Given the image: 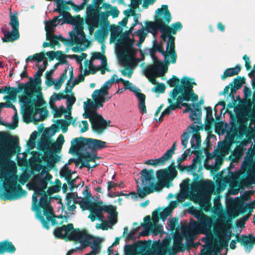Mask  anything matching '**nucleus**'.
Here are the masks:
<instances>
[{
	"label": "nucleus",
	"instance_id": "1",
	"mask_svg": "<svg viewBox=\"0 0 255 255\" xmlns=\"http://www.w3.org/2000/svg\"><path fill=\"white\" fill-rule=\"evenodd\" d=\"M171 15L167 5H162L161 8L156 11L155 21H149L146 23V29L148 32L155 34L159 29L161 32V38L164 42L167 41L165 51L160 44H156L154 45L153 50L151 52L153 64L147 66L143 71L146 77L154 85L157 84L155 78L163 76L167 70V68L156 58L155 52H159L162 54L166 64L175 63L176 61L174 37L171 35V27L167 26L165 23V22L169 23Z\"/></svg>",
	"mask_w": 255,
	"mask_h": 255
},
{
	"label": "nucleus",
	"instance_id": "2",
	"mask_svg": "<svg viewBox=\"0 0 255 255\" xmlns=\"http://www.w3.org/2000/svg\"><path fill=\"white\" fill-rule=\"evenodd\" d=\"M16 147V143L0 137V179L7 198L10 200L19 198L25 194L17 184L16 164L10 160Z\"/></svg>",
	"mask_w": 255,
	"mask_h": 255
},
{
	"label": "nucleus",
	"instance_id": "3",
	"mask_svg": "<svg viewBox=\"0 0 255 255\" xmlns=\"http://www.w3.org/2000/svg\"><path fill=\"white\" fill-rule=\"evenodd\" d=\"M133 27L129 30L120 35L122 29L117 26L112 29L110 42L115 44V51L121 65L130 69L143 60V55L141 51L138 52L134 48V36L131 34Z\"/></svg>",
	"mask_w": 255,
	"mask_h": 255
},
{
	"label": "nucleus",
	"instance_id": "4",
	"mask_svg": "<svg viewBox=\"0 0 255 255\" xmlns=\"http://www.w3.org/2000/svg\"><path fill=\"white\" fill-rule=\"evenodd\" d=\"M52 176L45 169L42 170L40 173L35 175L27 184V186L34 193L32 196V210L36 212L38 217V212H40L37 205V198H40L39 206L44 210V215L46 217L48 222H51L55 224V218L52 208L50 204L48 196L45 194L44 190L47 186L48 182L51 180Z\"/></svg>",
	"mask_w": 255,
	"mask_h": 255
},
{
	"label": "nucleus",
	"instance_id": "5",
	"mask_svg": "<svg viewBox=\"0 0 255 255\" xmlns=\"http://www.w3.org/2000/svg\"><path fill=\"white\" fill-rule=\"evenodd\" d=\"M188 180H184L180 185V192L177 196L178 202H182L189 197L194 202L198 203L208 211L210 207V198L214 190V185L210 180H200L193 182L189 191Z\"/></svg>",
	"mask_w": 255,
	"mask_h": 255
},
{
	"label": "nucleus",
	"instance_id": "6",
	"mask_svg": "<svg viewBox=\"0 0 255 255\" xmlns=\"http://www.w3.org/2000/svg\"><path fill=\"white\" fill-rule=\"evenodd\" d=\"M81 207L83 210H89L90 213L88 218L92 222H94L97 219L102 223L97 224L96 228L103 230H108L117 222V212L116 208L112 205H93L88 201H81L80 202Z\"/></svg>",
	"mask_w": 255,
	"mask_h": 255
},
{
	"label": "nucleus",
	"instance_id": "7",
	"mask_svg": "<svg viewBox=\"0 0 255 255\" xmlns=\"http://www.w3.org/2000/svg\"><path fill=\"white\" fill-rule=\"evenodd\" d=\"M71 143L69 152L80 153L81 154L82 159L85 158L87 161H94L97 158L96 151L107 146L106 142L90 138H74Z\"/></svg>",
	"mask_w": 255,
	"mask_h": 255
},
{
	"label": "nucleus",
	"instance_id": "8",
	"mask_svg": "<svg viewBox=\"0 0 255 255\" xmlns=\"http://www.w3.org/2000/svg\"><path fill=\"white\" fill-rule=\"evenodd\" d=\"M69 239L80 243L82 249L90 246L92 249L90 253L91 255H98L101 252L102 240L88 234L85 231L73 230L69 236Z\"/></svg>",
	"mask_w": 255,
	"mask_h": 255
},
{
	"label": "nucleus",
	"instance_id": "9",
	"mask_svg": "<svg viewBox=\"0 0 255 255\" xmlns=\"http://www.w3.org/2000/svg\"><path fill=\"white\" fill-rule=\"evenodd\" d=\"M68 23L73 26V30L69 32L70 40L77 44L73 49L74 51H82L89 46V42L83 31V19L79 16L71 17Z\"/></svg>",
	"mask_w": 255,
	"mask_h": 255
},
{
	"label": "nucleus",
	"instance_id": "10",
	"mask_svg": "<svg viewBox=\"0 0 255 255\" xmlns=\"http://www.w3.org/2000/svg\"><path fill=\"white\" fill-rule=\"evenodd\" d=\"M140 178L137 180V194L131 192L130 195L133 199H136L137 197L143 198L154 191L155 185L151 183L153 172L149 171L145 169L140 172Z\"/></svg>",
	"mask_w": 255,
	"mask_h": 255
},
{
	"label": "nucleus",
	"instance_id": "11",
	"mask_svg": "<svg viewBox=\"0 0 255 255\" xmlns=\"http://www.w3.org/2000/svg\"><path fill=\"white\" fill-rule=\"evenodd\" d=\"M181 83L182 86L175 88L170 94V97L175 100L179 93H182L180 96H182L185 91H187V92L189 93L190 100L197 101L198 96L193 93L192 90L193 85H196L194 80L188 77H184L182 79Z\"/></svg>",
	"mask_w": 255,
	"mask_h": 255
},
{
	"label": "nucleus",
	"instance_id": "12",
	"mask_svg": "<svg viewBox=\"0 0 255 255\" xmlns=\"http://www.w3.org/2000/svg\"><path fill=\"white\" fill-rule=\"evenodd\" d=\"M188 94L189 93L187 92V91H185L182 96H178L177 97L176 103L174 104H172V100L171 99H168V102L170 105L161 113L158 119V122H161L163 120V117L169 115L172 111L177 108H180L181 106L186 107L184 112H187L191 110L192 108H191V105H188L187 103H183V101H190Z\"/></svg>",
	"mask_w": 255,
	"mask_h": 255
},
{
	"label": "nucleus",
	"instance_id": "13",
	"mask_svg": "<svg viewBox=\"0 0 255 255\" xmlns=\"http://www.w3.org/2000/svg\"><path fill=\"white\" fill-rule=\"evenodd\" d=\"M89 70L85 69L84 71V75H88L90 71L92 73L100 70L101 69L105 68L107 65V60L105 56L102 55L100 52L94 53L89 63H87Z\"/></svg>",
	"mask_w": 255,
	"mask_h": 255
},
{
	"label": "nucleus",
	"instance_id": "14",
	"mask_svg": "<svg viewBox=\"0 0 255 255\" xmlns=\"http://www.w3.org/2000/svg\"><path fill=\"white\" fill-rule=\"evenodd\" d=\"M246 154V157L253 158L255 155V145L251 143L248 140H244L240 142L235 148L233 154L237 158L242 157L244 154Z\"/></svg>",
	"mask_w": 255,
	"mask_h": 255
},
{
	"label": "nucleus",
	"instance_id": "15",
	"mask_svg": "<svg viewBox=\"0 0 255 255\" xmlns=\"http://www.w3.org/2000/svg\"><path fill=\"white\" fill-rule=\"evenodd\" d=\"M10 24L12 29L11 31H9L6 26L2 27V30L4 35L2 39L3 42L13 41L19 37L18 31L19 23L17 18L15 16L12 15H10Z\"/></svg>",
	"mask_w": 255,
	"mask_h": 255
},
{
	"label": "nucleus",
	"instance_id": "16",
	"mask_svg": "<svg viewBox=\"0 0 255 255\" xmlns=\"http://www.w3.org/2000/svg\"><path fill=\"white\" fill-rule=\"evenodd\" d=\"M177 171L174 168L170 170H161L157 172V176L159 182L155 185L154 190L157 191H160L165 186L167 181L173 179L176 176Z\"/></svg>",
	"mask_w": 255,
	"mask_h": 255
},
{
	"label": "nucleus",
	"instance_id": "17",
	"mask_svg": "<svg viewBox=\"0 0 255 255\" xmlns=\"http://www.w3.org/2000/svg\"><path fill=\"white\" fill-rule=\"evenodd\" d=\"M126 255H151L152 252L145 243L139 242L134 246H128L125 249Z\"/></svg>",
	"mask_w": 255,
	"mask_h": 255
},
{
	"label": "nucleus",
	"instance_id": "18",
	"mask_svg": "<svg viewBox=\"0 0 255 255\" xmlns=\"http://www.w3.org/2000/svg\"><path fill=\"white\" fill-rule=\"evenodd\" d=\"M87 16L86 19L87 24L89 26V31L92 34L94 29L99 25V13L97 9L93 8V6L89 5L87 7Z\"/></svg>",
	"mask_w": 255,
	"mask_h": 255
},
{
	"label": "nucleus",
	"instance_id": "19",
	"mask_svg": "<svg viewBox=\"0 0 255 255\" xmlns=\"http://www.w3.org/2000/svg\"><path fill=\"white\" fill-rule=\"evenodd\" d=\"M35 61L37 62L38 70L35 74L36 77H40L45 70L47 65V58L43 53H39L33 56H29L25 60L26 63L29 61Z\"/></svg>",
	"mask_w": 255,
	"mask_h": 255
},
{
	"label": "nucleus",
	"instance_id": "20",
	"mask_svg": "<svg viewBox=\"0 0 255 255\" xmlns=\"http://www.w3.org/2000/svg\"><path fill=\"white\" fill-rule=\"evenodd\" d=\"M202 129V127L197 125H192L187 129L188 133L192 134L190 143L192 148L198 149L201 146V139L199 131Z\"/></svg>",
	"mask_w": 255,
	"mask_h": 255
},
{
	"label": "nucleus",
	"instance_id": "21",
	"mask_svg": "<svg viewBox=\"0 0 255 255\" xmlns=\"http://www.w3.org/2000/svg\"><path fill=\"white\" fill-rule=\"evenodd\" d=\"M58 17H55L52 20L46 22L45 24V30L46 31V39L50 41L52 45H56L58 43L56 38L53 33L54 31V27L61 22L62 18L58 20Z\"/></svg>",
	"mask_w": 255,
	"mask_h": 255
},
{
	"label": "nucleus",
	"instance_id": "22",
	"mask_svg": "<svg viewBox=\"0 0 255 255\" xmlns=\"http://www.w3.org/2000/svg\"><path fill=\"white\" fill-rule=\"evenodd\" d=\"M67 70H69V73L71 75L72 77L73 72L72 69V68H70L69 67H68L67 69H65L64 72L57 79H53L51 74H47L46 75L47 85L49 86L53 85L55 89L59 90L67 77L66 73Z\"/></svg>",
	"mask_w": 255,
	"mask_h": 255
},
{
	"label": "nucleus",
	"instance_id": "23",
	"mask_svg": "<svg viewBox=\"0 0 255 255\" xmlns=\"http://www.w3.org/2000/svg\"><path fill=\"white\" fill-rule=\"evenodd\" d=\"M222 161V158L217 156L215 153L214 155L208 154L207 155L204 165L207 169L211 170L212 171H216L219 169V166Z\"/></svg>",
	"mask_w": 255,
	"mask_h": 255
},
{
	"label": "nucleus",
	"instance_id": "24",
	"mask_svg": "<svg viewBox=\"0 0 255 255\" xmlns=\"http://www.w3.org/2000/svg\"><path fill=\"white\" fill-rule=\"evenodd\" d=\"M65 96L62 94H54L50 98L49 105L51 108L54 112V117H60L66 111L64 107H57L55 105L57 101H60L62 99H64Z\"/></svg>",
	"mask_w": 255,
	"mask_h": 255
},
{
	"label": "nucleus",
	"instance_id": "25",
	"mask_svg": "<svg viewBox=\"0 0 255 255\" xmlns=\"http://www.w3.org/2000/svg\"><path fill=\"white\" fill-rule=\"evenodd\" d=\"M89 118L91 121L92 128L95 131L100 133L106 128V122L100 115H95Z\"/></svg>",
	"mask_w": 255,
	"mask_h": 255
},
{
	"label": "nucleus",
	"instance_id": "26",
	"mask_svg": "<svg viewBox=\"0 0 255 255\" xmlns=\"http://www.w3.org/2000/svg\"><path fill=\"white\" fill-rule=\"evenodd\" d=\"M101 107L95 101H92L90 99L88 100L84 103V109L86 117L89 118L95 115H98L96 111L98 108Z\"/></svg>",
	"mask_w": 255,
	"mask_h": 255
},
{
	"label": "nucleus",
	"instance_id": "27",
	"mask_svg": "<svg viewBox=\"0 0 255 255\" xmlns=\"http://www.w3.org/2000/svg\"><path fill=\"white\" fill-rule=\"evenodd\" d=\"M92 97L93 100L100 105V107H102L103 106V104L106 101L112 98V96H109L108 94L100 89L94 91Z\"/></svg>",
	"mask_w": 255,
	"mask_h": 255
},
{
	"label": "nucleus",
	"instance_id": "28",
	"mask_svg": "<svg viewBox=\"0 0 255 255\" xmlns=\"http://www.w3.org/2000/svg\"><path fill=\"white\" fill-rule=\"evenodd\" d=\"M241 202L239 198H236L228 204V214L229 216L236 217L239 215V208L241 207Z\"/></svg>",
	"mask_w": 255,
	"mask_h": 255
},
{
	"label": "nucleus",
	"instance_id": "29",
	"mask_svg": "<svg viewBox=\"0 0 255 255\" xmlns=\"http://www.w3.org/2000/svg\"><path fill=\"white\" fill-rule=\"evenodd\" d=\"M73 228V226L72 224H69L67 226H63L60 228L56 229L54 231V235L56 237L64 239L67 237L69 240V236L73 231L71 230Z\"/></svg>",
	"mask_w": 255,
	"mask_h": 255
},
{
	"label": "nucleus",
	"instance_id": "30",
	"mask_svg": "<svg viewBox=\"0 0 255 255\" xmlns=\"http://www.w3.org/2000/svg\"><path fill=\"white\" fill-rule=\"evenodd\" d=\"M237 241L242 242L244 244L245 250L247 252H249L253 248L252 243L255 242V237L252 235L249 236H238L237 237Z\"/></svg>",
	"mask_w": 255,
	"mask_h": 255
},
{
	"label": "nucleus",
	"instance_id": "31",
	"mask_svg": "<svg viewBox=\"0 0 255 255\" xmlns=\"http://www.w3.org/2000/svg\"><path fill=\"white\" fill-rule=\"evenodd\" d=\"M231 144L227 141L218 142V148L215 151V154L221 158L228 154Z\"/></svg>",
	"mask_w": 255,
	"mask_h": 255
},
{
	"label": "nucleus",
	"instance_id": "32",
	"mask_svg": "<svg viewBox=\"0 0 255 255\" xmlns=\"http://www.w3.org/2000/svg\"><path fill=\"white\" fill-rule=\"evenodd\" d=\"M69 164H65L64 167L61 169L60 174L61 176L63 177L67 180V183L72 187H74V182L76 179H74L71 181L72 172L69 168Z\"/></svg>",
	"mask_w": 255,
	"mask_h": 255
},
{
	"label": "nucleus",
	"instance_id": "33",
	"mask_svg": "<svg viewBox=\"0 0 255 255\" xmlns=\"http://www.w3.org/2000/svg\"><path fill=\"white\" fill-rule=\"evenodd\" d=\"M105 8L109 9L107 12H102L100 13L101 17L104 19V20H107L108 17L111 15L113 17H117L119 14V10L116 7H111L110 5L104 4V5Z\"/></svg>",
	"mask_w": 255,
	"mask_h": 255
},
{
	"label": "nucleus",
	"instance_id": "34",
	"mask_svg": "<svg viewBox=\"0 0 255 255\" xmlns=\"http://www.w3.org/2000/svg\"><path fill=\"white\" fill-rule=\"evenodd\" d=\"M64 99H67V108L65 109L66 111L64 113L66 114L65 115V118L67 120H70L71 118V117L70 116L71 110L73 105L76 101V98L73 96H70L69 95H66L65 96Z\"/></svg>",
	"mask_w": 255,
	"mask_h": 255
},
{
	"label": "nucleus",
	"instance_id": "35",
	"mask_svg": "<svg viewBox=\"0 0 255 255\" xmlns=\"http://www.w3.org/2000/svg\"><path fill=\"white\" fill-rule=\"evenodd\" d=\"M48 111L46 107L36 109L33 115V119L35 122L43 120L47 116Z\"/></svg>",
	"mask_w": 255,
	"mask_h": 255
},
{
	"label": "nucleus",
	"instance_id": "36",
	"mask_svg": "<svg viewBox=\"0 0 255 255\" xmlns=\"http://www.w3.org/2000/svg\"><path fill=\"white\" fill-rule=\"evenodd\" d=\"M64 141V136L62 134H60L56 141L54 143L50 144L49 149L53 152H57L61 150Z\"/></svg>",
	"mask_w": 255,
	"mask_h": 255
},
{
	"label": "nucleus",
	"instance_id": "37",
	"mask_svg": "<svg viewBox=\"0 0 255 255\" xmlns=\"http://www.w3.org/2000/svg\"><path fill=\"white\" fill-rule=\"evenodd\" d=\"M51 142L49 138L44 133L42 134L40 139L38 141L37 146L39 149L45 150L50 148Z\"/></svg>",
	"mask_w": 255,
	"mask_h": 255
},
{
	"label": "nucleus",
	"instance_id": "38",
	"mask_svg": "<svg viewBox=\"0 0 255 255\" xmlns=\"http://www.w3.org/2000/svg\"><path fill=\"white\" fill-rule=\"evenodd\" d=\"M23 113V119L25 122L30 123L32 121L33 116L32 114L33 112V106H30L21 109Z\"/></svg>",
	"mask_w": 255,
	"mask_h": 255
},
{
	"label": "nucleus",
	"instance_id": "39",
	"mask_svg": "<svg viewBox=\"0 0 255 255\" xmlns=\"http://www.w3.org/2000/svg\"><path fill=\"white\" fill-rule=\"evenodd\" d=\"M150 217L149 216H146L144 218L145 224L143 225L144 230L140 233V235L143 236H147L150 232V230L153 229V226L150 222Z\"/></svg>",
	"mask_w": 255,
	"mask_h": 255
},
{
	"label": "nucleus",
	"instance_id": "40",
	"mask_svg": "<svg viewBox=\"0 0 255 255\" xmlns=\"http://www.w3.org/2000/svg\"><path fill=\"white\" fill-rule=\"evenodd\" d=\"M115 82L118 83V78L116 75H114L110 79L105 83L100 90L109 95V90Z\"/></svg>",
	"mask_w": 255,
	"mask_h": 255
},
{
	"label": "nucleus",
	"instance_id": "41",
	"mask_svg": "<svg viewBox=\"0 0 255 255\" xmlns=\"http://www.w3.org/2000/svg\"><path fill=\"white\" fill-rule=\"evenodd\" d=\"M136 96L138 99L139 101V109L140 110V112L141 114L145 113L146 111V107L145 105V96L144 94H141L139 92L136 93Z\"/></svg>",
	"mask_w": 255,
	"mask_h": 255
},
{
	"label": "nucleus",
	"instance_id": "42",
	"mask_svg": "<svg viewBox=\"0 0 255 255\" xmlns=\"http://www.w3.org/2000/svg\"><path fill=\"white\" fill-rule=\"evenodd\" d=\"M75 195L73 193H68L67 195V205L68 206V210L73 211L76 208L75 203H76Z\"/></svg>",
	"mask_w": 255,
	"mask_h": 255
},
{
	"label": "nucleus",
	"instance_id": "43",
	"mask_svg": "<svg viewBox=\"0 0 255 255\" xmlns=\"http://www.w3.org/2000/svg\"><path fill=\"white\" fill-rule=\"evenodd\" d=\"M31 98L27 96H22L19 98V103L21 109L30 106H33V103L31 101Z\"/></svg>",
	"mask_w": 255,
	"mask_h": 255
},
{
	"label": "nucleus",
	"instance_id": "44",
	"mask_svg": "<svg viewBox=\"0 0 255 255\" xmlns=\"http://www.w3.org/2000/svg\"><path fill=\"white\" fill-rule=\"evenodd\" d=\"M182 241L183 239L180 235H176L175 236L173 245V249L175 251L177 252L179 251H182Z\"/></svg>",
	"mask_w": 255,
	"mask_h": 255
},
{
	"label": "nucleus",
	"instance_id": "45",
	"mask_svg": "<svg viewBox=\"0 0 255 255\" xmlns=\"http://www.w3.org/2000/svg\"><path fill=\"white\" fill-rule=\"evenodd\" d=\"M15 248L14 246L9 242H3L0 243V253L5 252H14Z\"/></svg>",
	"mask_w": 255,
	"mask_h": 255
},
{
	"label": "nucleus",
	"instance_id": "46",
	"mask_svg": "<svg viewBox=\"0 0 255 255\" xmlns=\"http://www.w3.org/2000/svg\"><path fill=\"white\" fill-rule=\"evenodd\" d=\"M37 132L36 131H33L30 136V138L27 142V150L29 151L33 149L36 145L35 140L37 138Z\"/></svg>",
	"mask_w": 255,
	"mask_h": 255
},
{
	"label": "nucleus",
	"instance_id": "47",
	"mask_svg": "<svg viewBox=\"0 0 255 255\" xmlns=\"http://www.w3.org/2000/svg\"><path fill=\"white\" fill-rule=\"evenodd\" d=\"M166 161V159L164 158V157H163V156L162 155L160 158L157 159L147 160L145 161V164L148 165L156 166L157 165H163Z\"/></svg>",
	"mask_w": 255,
	"mask_h": 255
},
{
	"label": "nucleus",
	"instance_id": "48",
	"mask_svg": "<svg viewBox=\"0 0 255 255\" xmlns=\"http://www.w3.org/2000/svg\"><path fill=\"white\" fill-rule=\"evenodd\" d=\"M10 90H8V93H6L8 95L4 96L3 100H6L9 99L12 101L15 100L18 90L16 88L11 87H10Z\"/></svg>",
	"mask_w": 255,
	"mask_h": 255
},
{
	"label": "nucleus",
	"instance_id": "49",
	"mask_svg": "<svg viewBox=\"0 0 255 255\" xmlns=\"http://www.w3.org/2000/svg\"><path fill=\"white\" fill-rule=\"evenodd\" d=\"M241 68L239 66H237L235 68H229L227 69L224 72V75L225 77L233 76L238 74L240 71Z\"/></svg>",
	"mask_w": 255,
	"mask_h": 255
},
{
	"label": "nucleus",
	"instance_id": "50",
	"mask_svg": "<svg viewBox=\"0 0 255 255\" xmlns=\"http://www.w3.org/2000/svg\"><path fill=\"white\" fill-rule=\"evenodd\" d=\"M120 82H121L123 83L126 89H129L131 91H133L135 95L136 93L139 92L138 90L136 89V88L133 86L131 83L129 82L128 81H125L122 78H118V83Z\"/></svg>",
	"mask_w": 255,
	"mask_h": 255
},
{
	"label": "nucleus",
	"instance_id": "51",
	"mask_svg": "<svg viewBox=\"0 0 255 255\" xmlns=\"http://www.w3.org/2000/svg\"><path fill=\"white\" fill-rule=\"evenodd\" d=\"M176 142H175L171 148L166 151V152L163 155V157H164V158L166 159V161L170 159L172 155L173 154L174 150L176 148Z\"/></svg>",
	"mask_w": 255,
	"mask_h": 255
},
{
	"label": "nucleus",
	"instance_id": "52",
	"mask_svg": "<svg viewBox=\"0 0 255 255\" xmlns=\"http://www.w3.org/2000/svg\"><path fill=\"white\" fill-rule=\"evenodd\" d=\"M84 80V76H83L82 74H81V75H79L78 77L76 79L74 80V81H73V83L71 85V82L69 81L67 84L70 87V89L69 90V91L71 90V89L75 85L78 84L80 82L83 81ZM66 90L67 92L69 91L68 87V86L66 87Z\"/></svg>",
	"mask_w": 255,
	"mask_h": 255
},
{
	"label": "nucleus",
	"instance_id": "53",
	"mask_svg": "<svg viewBox=\"0 0 255 255\" xmlns=\"http://www.w3.org/2000/svg\"><path fill=\"white\" fill-rule=\"evenodd\" d=\"M18 118L17 116V110H15L14 114L12 118L11 123L9 124V127L11 129H14L18 126Z\"/></svg>",
	"mask_w": 255,
	"mask_h": 255
},
{
	"label": "nucleus",
	"instance_id": "54",
	"mask_svg": "<svg viewBox=\"0 0 255 255\" xmlns=\"http://www.w3.org/2000/svg\"><path fill=\"white\" fill-rule=\"evenodd\" d=\"M206 121L208 124H212L214 121L212 116V110L210 107L206 108Z\"/></svg>",
	"mask_w": 255,
	"mask_h": 255
},
{
	"label": "nucleus",
	"instance_id": "55",
	"mask_svg": "<svg viewBox=\"0 0 255 255\" xmlns=\"http://www.w3.org/2000/svg\"><path fill=\"white\" fill-rule=\"evenodd\" d=\"M30 177L29 171H26L24 172L19 177V181L21 184H24L29 179Z\"/></svg>",
	"mask_w": 255,
	"mask_h": 255
},
{
	"label": "nucleus",
	"instance_id": "56",
	"mask_svg": "<svg viewBox=\"0 0 255 255\" xmlns=\"http://www.w3.org/2000/svg\"><path fill=\"white\" fill-rule=\"evenodd\" d=\"M153 227L150 231L152 232L154 235H158L160 234L163 231V227L162 226L158 224V223L153 224Z\"/></svg>",
	"mask_w": 255,
	"mask_h": 255
},
{
	"label": "nucleus",
	"instance_id": "57",
	"mask_svg": "<svg viewBox=\"0 0 255 255\" xmlns=\"http://www.w3.org/2000/svg\"><path fill=\"white\" fill-rule=\"evenodd\" d=\"M190 133H188V131L185 132L183 133L181 136V144L184 146V148H185L187 147V145L188 144V139L189 137Z\"/></svg>",
	"mask_w": 255,
	"mask_h": 255
},
{
	"label": "nucleus",
	"instance_id": "58",
	"mask_svg": "<svg viewBox=\"0 0 255 255\" xmlns=\"http://www.w3.org/2000/svg\"><path fill=\"white\" fill-rule=\"evenodd\" d=\"M35 87L33 85H30L26 86L24 89V93L27 96L32 97V94L35 90Z\"/></svg>",
	"mask_w": 255,
	"mask_h": 255
},
{
	"label": "nucleus",
	"instance_id": "59",
	"mask_svg": "<svg viewBox=\"0 0 255 255\" xmlns=\"http://www.w3.org/2000/svg\"><path fill=\"white\" fill-rule=\"evenodd\" d=\"M225 102H219L215 107L214 110L215 112V114H217L218 111L219 110L221 112H222L223 110L225 109Z\"/></svg>",
	"mask_w": 255,
	"mask_h": 255
},
{
	"label": "nucleus",
	"instance_id": "60",
	"mask_svg": "<svg viewBox=\"0 0 255 255\" xmlns=\"http://www.w3.org/2000/svg\"><path fill=\"white\" fill-rule=\"evenodd\" d=\"M171 212V208L167 207L160 213V217L164 220L170 214Z\"/></svg>",
	"mask_w": 255,
	"mask_h": 255
},
{
	"label": "nucleus",
	"instance_id": "61",
	"mask_svg": "<svg viewBox=\"0 0 255 255\" xmlns=\"http://www.w3.org/2000/svg\"><path fill=\"white\" fill-rule=\"evenodd\" d=\"M59 189L60 187L59 186L53 185L48 189L47 193L48 194L50 195L58 192Z\"/></svg>",
	"mask_w": 255,
	"mask_h": 255
},
{
	"label": "nucleus",
	"instance_id": "62",
	"mask_svg": "<svg viewBox=\"0 0 255 255\" xmlns=\"http://www.w3.org/2000/svg\"><path fill=\"white\" fill-rule=\"evenodd\" d=\"M18 162L20 165H23L26 163V158L24 154H18Z\"/></svg>",
	"mask_w": 255,
	"mask_h": 255
},
{
	"label": "nucleus",
	"instance_id": "63",
	"mask_svg": "<svg viewBox=\"0 0 255 255\" xmlns=\"http://www.w3.org/2000/svg\"><path fill=\"white\" fill-rule=\"evenodd\" d=\"M79 127L81 132H85L88 129L89 125L87 121H83L79 124Z\"/></svg>",
	"mask_w": 255,
	"mask_h": 255
},
{
	"label": "nucleus",
	"instance_id": "64",
	"mask_svg": "<svg viewBox=\"0 0 255 255\" xmlns=\"http://www.w3.org/2000/svg\"><path fill=\"white\" fill-rule=\"evenodd\" d=\"M42 169V165L40 164L32 163L31 164V169L33 172H39Z\"/></svg>",
	"mask_w": 255,
	"mask_h": 255
}]
</instances>
